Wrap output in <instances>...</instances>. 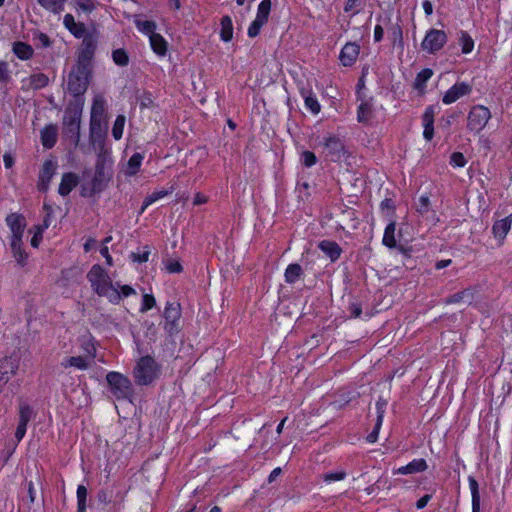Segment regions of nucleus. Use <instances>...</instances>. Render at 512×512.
<instances>
[{"label": "nucleus", "mask_w": 512, "mask_h": 512, "mask_svg": "<svg viewBox=\"0 0 512 512\" xmlns=\"http://www.w3.org/2000/svg\"><path fill=\"white\" fill-rule=\"evenodd\" d=\"M220 38L224 42H229L233 37V23L230 16L225 15L221 18Z\"/></svg>", "instance_id": "28"}, {"label": "nucleus", "mask_w": 512, "mask_h": 512, "mask_svg": "<svg viewBox=\"0 0 512 512\" xmlns=\"http://www.w3.org/2000/svg\"><path fill=\"white\" fill-rule=\"evenodd\" d=\"M365 6V0H347L344 6V12L352 13V16L358 14Z\"/></svg>", "instance_id": "45"}, {"label": "nucleus", "mask_w": 512, "mask_h": 512, "mask_svg": "<svg viewBox=\"0 0 512 512\" xmlns=\"http://www.w3.org/2000/svg\"><path fill=\"white\" fill-rule=\"evenodd\" d=\"M107 127H102L101 119H90V141L98 143L102 148L106 135Z\"/></svg>", "instance_id": "19"}, {"label": "nucleus", "mask_w": 512, "mask_h": 512, "mask_svg": "<svg viewBox=\"0 0 512 512\" xmlns=\"http://www.w3.org/2000/svg\"><path fill=\"white\" fill-rule=\"evenodd\" d=\"M318 248L330 259L331 262H336L342 254V248L340 245L332 240L320 241L318 243Z\"/></svg>", "instance_id": "18"}, {"label": "nucleus", "mask_w": 512, "mask_h": 512, "mask_svg": "<svg viewBox=\"0 0 512 512\" xmlns=\"http://www.w3.org/2000/svg\"><path fill=\"white\" fill-rule=\"evenodd\" d=\"M57 163L53 160H45L43 166L39 172V180L37 183V189L40 192H47L49 189L50 182L55 175Z\"/></svg>", "instance_id": "12"}, {"label": "nucleus", "mask_w": 512, "mask_h": 512, "mask_svg": "<svg viewBox=\"0 0 512 512\" xmlns=\"http://www.w3.org/2000/svg\"><path fill=\"white\" fill-rule=\"evenodd\" d=\"M433 76V70L430 68L422 69L417 75L413 83L414 89L419 93H424L427 81Z\"/></svg>", "instance_id": "25"}, {"label": "nucleus", "mask_w": 512, "mask_h": 512, "mask_svg": "<svg viewBox=\"0 0 512 512\" xmlns=\"http://www.w3.org/2000/svg\"><path fill=\"white\" fill-rule=\"evenodd\" d=\"M301 162L305 167H312L317 163V157L313 152L305 150L301 154Z\"/></svg>", "instance_id": "52"}, {"label": "nucleus", "mask_w": 512, "mask_h": 512, "mask_svg": "<svg viewBox=\"0 0 512 512\" xmlns=\"http://www.w3.org/2000/svg\"><path fill=\"white\" fill-rule=\"evenodd\" d=\"M156 306L155 297L152 294H144L142 297V304L140 312L145 313Z\"/></svg>", "instance_id": "51"}, {"label": "nucleus", "mask_w": 512, "mask_h": 512, "mask_svg": "<svg viewBox=\"0 0 512 512\" xmlns=\"http://www.w3.org/2000/svg\"><path fill=\"white\" fill-rule=\"evenodd\" d=\"M66 0H38V3L46 10L58 14L64 10Z\"/></svg>", "instance_id": "37"}, {"label": "nucleus", "mask_w": 512, "mask_h": 512, "mask_svg": "<svg viewBox=\"0 0 512 512\" xmlns=\"http://www.w3.org/2000/svg\"><path fill=\"white\" fill-rule=\"evenodd\" d=\"M80 178L74 172H67L62 175L58 193L65 197L79 184Z\"/></svg>", "instance_id": "17"}, {"label": "nucleus", "mask_w": 512, "mask_h": 512, "mask_svg": "<svg viewBox=\"0 0 512 512\" xmlns=\"http://www.w3.org/2000/svg\"><path fill=\"white\" fill-rule=\"evenodd\" d=\"M396 222L391 221L385 228L382 242L388 248H396L397 242L395 238Z\"/></svg>", "instance_id": "30"}, {"label": "nucleus", "mask_w": 512, "mask_h": 512, "mask_svg": "<svg viewBox=\"0 0 512 512\" xmlns=\"http://www.w3.org/2000/svg\"><path fill=\"white\" fill-rule=\"evenodd\" d=\"M303 275V269L298 263L289 264L285 270L284 277L288 284H294Z\"/></svg>", "instance_id": "27"}, {"label": "nucleus", "mask_w": 512, "mask_h": 512, "mask_svg": "<svg viewBox=\"0 0 512 512\" xmlns=\"http://www.w3.org/2000/svg\"><path fill=\"white\" fill-rule=\"evenodd\" d=\"M467 163L463 153L461 152H453L450 156V164L453 167H464Z\"/></svg>", "instance_id": "56"}, {"label": "nucleus", "mask_w": 512, "mask_h": 512, "mask_svg": "<svg viewBox=\"0 0 512 512\" xmlns=\"http://www.w3.org/2000/svg\"><path fill=\"white\" fill-rule=\"evenodd\" d=\"M10 250L13 258L16 260L17 264L21 267L26 266L28 260V254L23 248L22 239H10Z\"/></svg>", "instance_id": "22"}, {"label": "nucleus", "mask_w": 512, "mask_h": 512, "mask_svg": "<svg viewBox=\"0 0 512 512\" xmlns=\"http://www.w3.org/2000/svg\"><path fill=\"white\" fill-rule=\"evenodd\" d=\"M144 156L141 153H134L128 160L127 169L125 171L126 175L134 176L136 175L141 167Z\"/></svg>", "instance_id": "33"}, {"label": "nucleus", "mask_w": 512, "mask_h": 512, "mask_svg": "<svg viewBox=\"0 0 512 512\" xmlns=\"http://www.w3.org/2000/svg\"><path fill=\"white\" fill-rule=\"evenodd\" d=\"M387 404H388L387 400L384 399L383 397H379V399L377 400V402H376V410H377V420H378V422H382L383 421V417H384V413H385V409H386Z\"/></svg>", "instance_id": "60"}, {"label": "nucleus", "mask_w": 512, "mask_h": 512, "mask_svg": "<svg viewBox=\"0 0 512 512\" xmlns=\"http://www.w3.org/2000/svg\"><path fill=\"white\" fill-rule=\"evenodd\" d=\"M163 318L165 319L163 328L169 337H174L180 333L181 306L178 302L168 301L166 303Z\"/></svg>", "instance_id": "6"}, {"label": "nucleus", "mask_w": 512, "mask_h": 512, "mask_svg": "<svg viewBox=\"0 0 512 512\" xmlns=\"http://www.w3.org/2000/svg\"><path fill=\"white\" fill-rule=\"evenodd\" d=\"M12 51L20 60H29L34 54L32 46L22 41H15L12 46Z\"/></svg>", "instance_id": "24"}, {"label": "nucleus", "mask_w": 512, "mask_h": 512, "mask_svg": "<svg viewBox=\"0 0 512 512\" xmlns=\"http://www.w3.org/2000/svg\"><path fill=\"white\" fill-rule=\"evenodd\" d=\"M105 100L102 96H96L93 99L92 107H91V116L90 119H101L105 113Z\"/></svg>", "instance_id": "35"}, {"label": "nucleus", "mask_w": 512, "mask_h": 512, "mask_svg": "<svg viewBox=\"0 0 512 512\" xmlns=\"http://www.w3.org/2000/svg\"><path fill=\"white\" fill-rule=\"evenodd\" d=\"M5 221L11 231L10 239H22L27 225L25 217L19 213H11L7 215Z\"/></svg>", "instance_id": "14"}, {"label": "nucleus", "mask_w": 512, "mask_h": 512, "mask_svg": "<svg viewBox=\"0 0 512 512\" xmlns=\"http://www.w3.org/2000/svg\"><path fill=\"white\" fill-rule=\"evenodd\" d=\"M468 294H469V293H468V291H467V290H463V291H460V292H457V293H455V294H453V295L448 296V297L444 300V302H445V304H454V303H459V302H461V301L464 299V297H465L466 295H468Z\"/></svg>", "instance_id": "63"}, {"label": "nucleus", "mask_w": 512, "mask_h": 512, "mask_svg": "<svg viewBox=\"0 0 512 512\" xmlns=\"http://www.w3.org/2000/svg\"><path fill=\"white\" fill-rule=\"evenodd\" d=\"M139 102L141 108H149L153 106L154 101L152 94L147 91L143 92V94L139 96Z\"/></svg>", "instance_id": "62"}, {"label": "nucleus", "mask_w": 512, "mask_h": 512, "mask_svg": "<svg viewBox=\"0 0 512 512\" xmlns=\"http://www.w3.org/2000/svg\"><path fill=\"white\" fill-rule=\"evenodd\" d=\"M430 199L427 194L421 195L416 203V211L421 215H426L430 211Z\"/></svg>", "instance_id": "48"}, {"label": "nucleus", "mask_w": 512, "mask_h": 512, "mask_svg": "<svg viewBox=\"0 0 512 512\" xmlns=\"http://www.w3.org/2000/svg\"><path fill=\"white\" fill-rule=\"evenodd\" d=\"M112 59L117 66L125 67L129 64V56L125 49L118 48L112 51Z\"/></svg>", "instance_id": "40"}, {"label": "nucleus", "mask_w": 512, "mask_h": 512, "mask_svg": "<svg viewBox=\"0 0 512 512\" xmlns=\"http://www.w3.org/2000/svg\"><path fill=\"white\" fill-rule=\"evenodd\" d=\"M61 364L65 368L76 367L80 370H85L89 366L88 363L86 362L85 358H83L82 356L68 357Z\"/></svg>", "instance_id": "39"}, {"label": "nucleus", "mask_w": 512, "mask_h": 512, "mask_svg": "<svg viewBox=\"0 0 512 512\" xmlns=\"http://www.w3.org/2000/svg\"><path fill=\"white\" fill-rule=\"evenodd\" d=\"M92 78V67L76 63L68 74L67 90L73 95L72 102L80 101L84 104V94L86 93L90 80Z\"/></svg>", "instance_id": "1"}, {"label": "nucleus", "mask_w": 512, "mask_h": 512, "mask_svg": "<svg viewBox=\"0 0 512 512\" xmlns=\"http://www.w3.org/2000/svg\"><path fill=\"white\" fill-rule=\"evenodd\" d=\"M158 373L159 365L150 355L142 356L133 371L135 383L139 386L150 385L158 377Z\"/></svg>", "instance_id": "3"}, {"label": "nucleus", "mask_w": 512, "mask_h": 512, "mask_svg": "<svg viewBox=\"0 0 512 512\" xmlns=\"http://www.w3.org/2000/svg\"><path fill=\"white\" fill-rule=\"evenodd\" d=\"M170 192L168 190H161V191H155L153 193H151L150 195H148L144 201H143V204H142V207H141V211L140 213H143L144 210L150 206L151 204H153L154 202H156L157 200L167 196Z\"/></svg>", "instance_id": "43"}, {"label": "nucleus", "mask_w": 512, "mask_h": 512, "mask_svg": "<svg viewBox=\"0 0 512 512\" xmlns=\"http://www.w3.org/2000/svg\"><path fill=\"white\" fill-rule=\"evenodd\" d=\"M471 92L472 85L466 82H457L446 91L442 101L444 104L449 105L456 102L461 97L469 95Z\"/></svg>", "instance_id": "13"}, {"label": "nucleus", "mask_w": 512, "mask_h": 512, "mask_svg": "<svg viewBox=\"0 0 512 512\" xmlns=\"http://www.w3.org/2000/svg\"><path fill=\"white\" fill-rule=\"evenodd\" d=\"M265 24L266 23H264L260 20L254 19L248 28V36L250 38H255L256 36H258L260 34L261 28Z\"/></svg>", "instance_id": "54"}, {"label": "nucleus", "mask_w": 512, "mask_h": 512, "mask_svg": "<svg viewBox=\"0 0 512 512\" xmlns=\"http://www.w3.org/2000/svg\"><path fill=\"white\" fill-rule=\"evenodd\" d=\"M111 177L112 173L110 168L107 167L106 158L104 154L100 153L96 160L95 173L91 181L93 191L101 193L107 187Z\"/></svg>", "instance_id": "8"}, {"label": "nucleus", "mask_w": 512, "mask_h": 512, "mask_svg": "<svg viewBox=\"0 0 512 512\" xmlns=\"http://www.w3.org/2000/svg\"><path fill=\"white\" fill-rule=\"evenodd\" d=\"M458 42L461 45L463 54H469L474 48V40L467 31L461 30L459 32Z\"/></svg>", "instance_id": "36"}, {"label": "nucleus", "mask_w": 512, "mask_h": 512, "mask_svg": "<svg viewBox=\"0 0 512 512\" xmlns=\"http://www.w3.org/2000/svg\"><path fill=\"white\" fill-rule=\"evenodd\" d=\"M87 279L91 284L92 289L98 294H106L105 291L112 285V280L105 269L99 265L94 264L87 273Z\"/></svg>", "instance_id": "7"}, {"label": "nucleus", "mask_w": 512, "mask_h": 512, "mask_svg": "<svg viewBox=\"0 0 512 512\" xmlns=\"http://www.w3.org/2000/svg\"><path fill=\"white\" fill-rule=\"evenodd\" d=\"M346 477L345 471L328 472L324 474L323 480L325 482L340 481Z\"/></svg>", "instance_id": "61"}, {"label": "nucleus", "mask_w": 512, "mask_h": 512, "mask_svg": "<svg viewBox=\"0 0 512 512\" xmlns=\"http://www.w3.org/2000/svg\"><path fill=\"white\" fill-rule=\"evenodd\" d=\"M41 143L44 148L52 149L58 137V127L55 124H49L41 130Z\"/></svg>", "instance_id": "20"}, {"label": "nucleus", "mask_w": 512, "mask_h": 512, "mask_svg": "<svg viewBox=\"0 0 512 512\" xmlns=\"http://www.w3.org/2000/svg\"><path fill=\"white\" fill-rule=\"evenodd\" d=\"M165 268L169 273H180L183 271V266L178 260L168 259L165 263Z\"/></svg>", "instance_id": "59"}, {"label": "nucleus", "mask_w": 512, "mask_h": 512, "mask_svg": "<svg viewBox=\"0 0 512 512\" xmlns=\"http://www.w3.org/2000/svg\"><path fill=\"white\" fill-rule=\"evenodd\" d=\"M301 94L304 97L306 108L309 109L313 114H318L321 110V105L319 104L316 96L312 92L305 89L301 90Z\"/></svg>", "instance_id": "34"}, {"label": "nucleus", "mask_w": 512, "mask_h": 512, "mask_svg": "<svg viewBox=\"0 0 512 512\" xmlns=\"http://www.w3.org/2000/svg\"><path fill=\"white\" fill-rule=\"evenodd\" d=\"M271 5V0H262L258 5L255 19L267 23L271 11Z\"/></svg>", "instance_id": "38"}, {"label": "nucleus", "mask_w": 512, "mask_h": 512, "mask_svg": "<svg viewBox=\"0 0 512 512\" xmlns=\"http://www.w3.org/2000/svg\"><path fill=\"white\" fill-rule=\"evenodd\" d=\"M373 117L372 103L364 99L361 100L357 109V121L364 125H368Z\"/></svg>", "instance_id": "23"}, {"label": "nucleus", "mask_w": 512, "mask_h": 512, "mask_svg": "<svg viewBox=\"0 0 512 512\" xmlns=\"http://www.w3.org/2000/svg\"><path fill=\"white\" fill-rule=\"evenodd\" d=\"M75 4L86 13H90L96 8L95 0H75Z\"/></svg>", "instance_id": "55"}, {"label": "nucleus", "mask_w": 512, "mask_h": 512, "mask_svg": "<svg viewBox=\"0 0 512 512\" xmlns=\"http://www.w3.org/2000/svg\"><path fill=\"white\" fill-rule=\"evenodd\" d=\"M360 46L355 42L346 43L340 51L339 60L345 67L352 66L359 55Z\"/></svg>", "instance_id": "16"}, {"label": "nucleus", "mask_w": 512, "mask_h": 512, "mask_svg": "<svg viewBox=\"0 0 512 512\" xmlns=\"http://www.w3.org/2000/svg\"><path fill=\"white\" fill-rule=\"evenodd\" d=\"M390 38L392 40L393 45L398 44L399 47L403 48V31L400 25L396 24L391 27Z\"/></svg>", "instance_id": "47"}, {"label": "nucleus", "mask_w": 512, "mask_h": 512, "mask_svg": "<svg viewBox=\"0 0 512 512\" xmlns=\"http://www.w3.org/2000/svg\"><path fill=\"white\" fill-rule=\"evenodd\" d=\"M98 45L96 30L86 33L78 50L76 63L92 67V62Z\"/></svg>", "instance_id": "5"}, {"label": "nucleus", "mask_w": 512, "mask_h": 512, "mask_svg": "<svg viewBox=\"0 0 512 512\" xmlns=\"http://www.w3.org/2000/svg\"><path fill=\"white\" fill-rule=\"evenodd\" d=\"M77 512H86L87 488L84 485L77 487Z\"/></svg>", "instance_id": "42"}, {"label": "nucleus", "mask_w": 512, "mask_h": 512, "mask_svg": "<svg viewBox=\"0 0 512 512\" xmlns=\"http://www.w3.org/2000/svg\"><path fill=\"white\" fill-rule=\"evenodd\" d=\"M29 80L32 88L35 90L42 89L46 87L49 83V78L44 73L32 74Z\"/></svg>", "instance_id": "41"}, {"label": "nucleus", "mask_w": 512, "mask_h": 512, "mask_svg": "<svg viewBox=\"0 0 512 512\" xmlns=\"http://www.w3.org/2000/svg\"><path fill=\"white\" fill-rule=\"evenodd\" d=\"M448 36L444 30L431 28L421 42V48L429 54H436L447 43Z\"/></svg>", "instance_id": "9"}, {"label": "nucleus", "mask_w": 512, "mask_h": 512, "mask_svg": "<svg viewBox=\"0 0 512 512\" xmlns=\"http://www.w3.org/2000/svg\"><path fill=\"white\" fill-rule=\"evenodd\" d=\"M428 465L425 459L419 458L414 459L411 462H409L405 466L399 467L397 470L393 472V474H401V475H408V474H415L419 472H424L427 470Z\"/></svg>", "instance_id": "21"}, {"label": "nucleus", "mask_w": 512, "mask_h": 512, "mask_svg": "<svg viewBox=\"0 0 512 512\" xmlns=\"http://www.w3.org/2000/svg\"><path fill=\"white\" fill-rule=\"evenodd\" d=\"M106 294H100L99 296L107 297L110 303L112 304H119L122 300L121 294L119 292L118 287L115 285H111L106 291Z\"/></svg>", "instance_id": "46"}, {"label": "nucleus", "mask_w": 512, "mask_h": 512, "mask_svg": "<svg viewBox=\"0 0 512 512\" xmlns=\"http://www.w3.org/2000/svg\"><path fill=\"white\" fill-rule=\"evenodd\" d=\"M439 107L437 105H429L426 107L422 115V124H434V118Z\"/></svg>", "instance_id": "49"}, {"label": "nucleus", "mask_w": 512, "mask_h": 512, "mask_svg": "<svg viewBox=\"0 0 512 512\" xmlns=\"http://www.w3.org/2000/svg\"><path fill=\"white\" fill-rule=\"evenodd\" d=\"M149 39L153 51L160 56H164L167 52L166 40L158 33L150 35Z\"/></svg>", "instance_id": "31"}, {"label": "nucleus", "mask_w": 512, "mask_h": 512, "mask_svg": "<svg viewBox=\"0 0 512 512\" xmlns=\"http://www.w3.org/2000/svg\"><path fill=\"white\" fill-rule=\"evenodd\" d=\"M511 228V218L496 221L492 226V232L496 238L504 239Z\"/></svg>", "instance_id": "26"}, {"label": "nucleus", "mask_w": 512, "mask_h": 512, "mask_svg": "<svg viewBox=\"0 0 512 512\" xmlns=\"http://www.w3.org/2000/svg\"><path fill=\"white\" fill-rule=\"evenodd\" d=\"M106 381L109 391L117 400H131L134 395V389L130 379L115 371L108 372Z\"/></svg>", "instance_id": "4"}, {"label": "nucleus", "mask_w": 512, "mask_h": 512, "mask_svg": "<svg viewBox=\"0 0 512 512\" xmlns=\"http://www.w3.org/2000/svg\"><path fill=\"white\" fill-rule=\"evenodd\" d=\"M125 121H126V118L122 114H120L116 117V120L112 127V136L114 137L115 140H120L122 138Z\"/></svg>", "instance_id": "44"}, {"label": "nucleus", "mask_w": 512, "mask_h": 512, "mask_svg": "<svg viewBox=\"0 0 512 512\" xmlns=\"http://www.w3.org/2000/svg\"><path fill=\"white\" fill-rule=\"evenodd\" d=\"M136 25H137V28L141 32L148 34L149 36L156 33L155 30H156L157 25L154 21H150V20L138 21L136 23Z\"/></svg>", "instance_id": "50"}, {"label": "nucleus", "mask_w": 512, "mask_h": 512, "mask_svg": "<svg viewBox=\"0 0 512 512\" xmlns=\"http://www.w3.org/2000/svg\"><path fill=\"white\" fill-rule=\"evenodd\" d=\"M82 112L83 103L80 101L70 102L64 112L62 133L71 140L75 147L78 146L80 141Z\"/></svg>", "instance_id": "2"}, {"label": "nucleus", "mask_w": 512, "mask_h": 512, "mask_svg": "<svg viewBox=\"0 0 512 512\" xmlns=\"http://www.w3.org/2000/svg\"><path fill=\"white\" fill-rule=\"evenodd\" d=\"M17 370L18 364L11 357L0 359V393Z\"/></svg>", "instance_id": "15"}, {"label": "nucleus", "mask_w": 512, "mask_h": 512, "mask_svg": "<svg viewBox=\"0 0 512 512\" xmlns=\"http://www.w3.org/2000/svg\"><path fill=\"white\" fill-rule=\"evenodd\" d=\"M74 37L76 38H84V36L86 35V33H88L86 31V26L84 23L82 22H76V24L74 25V27H71L70 30H68Z\"/></svg>", "instance_id": "57"}, {"label": "nucleus", "mask_w": 512, "mask_h": 512, "mask_svg": "<svg viewBox=\"0 0 512 512\" xmlns=\"http://www.w3.org/2000/svg\"><path fill=\"white\" fill-rule=\"evenodd\" d=\"M149 254H150L149 247L145 246L143 253H134V252H132L130 254V258H131V260L133 262L144 263V262L148 261Z\"/></svg>", "instance_id": "58"}, {"label": "nucleus", "mask_w": 512, "mask_h": 512, "mask_svg": "<svg viewBox=\"0 0 512 512\" xmlns=\"http://www.w3.org/2000/svg\"><path fill=\"white\" fill-rule=\"evenodd\" d=\"M468 482L472 496V512H480L479 484L473 476L468 477Z\"/></svg>", "instance_id": "29"}, {"label": "nucleus", "mask_w": 512, "mask_h": 512, "mask_svg": "<svg viewBox=\"0 0 512 512\" xmlns=\"http://www.w3.org/2000/svg\"><path fill=\"white\" fill-rule=\"evenodd\" d=\"M11 81L9 65L5 61H0V83L7 84Z\"/></svg>", "instance_id": "53"}, {"label": "nucleus", "mask_w": 512, "mask_h": 512, "mask_svg": "<svg viewBox=\"0 0 512 512\" xmlns=\"http://www.w3.org/2000/svg\"><path fill=\"white\" fill-rule=\"evenodd\" d=\"M35 415L36 413L33 408L27 402L20 400L18 422L28 425Z\"/></svg>", "instance_id": "32"}, {"label": "nucleus", "mask_w": 512, "mask_h": 512, "mask_svg": "<svg viewBox=\"0 0 512 512\" xmlns=\"http://www.w3.org/2000/svg\"><path fill=\"white\" fill-rule=\"evenodd\" d=\"M491 118L490 110L483 105L473 106L467 118V128L470 131L479 133Z\"/></svg>", "instance_id": "10"}, {"label": "nucleus", "mask_w": 512, "mask_h": 512, "mask_svg": "<svg viewBox=\"0 0 512 512\" xmlns=\"http://www.w3.org/2000/svg\"><path fill=\"white\" fill-rule=\"evenodd\" d=\"M35 39L39 41L40 46L43 48L50 47L52 44L49 36L43 32H38L35 36Z\"/></svg>", "instance_id": "64"}, {"label": "nucleus", "mask_w": 512, "mask_h": 512, "mask_svg": "<svg viewBox=\"0 0 512 512\" xmlns=\"http://www.w3.org/2000/svg\"><path fill=\"white\" fill-rule=\"evenodd\" d=\"M323 145L327 150V156L330 161L338 162L345 153V145L342 140L335 135H330L323 139Z\"/></svg>", "instance_id": "11"}]
</instances>
